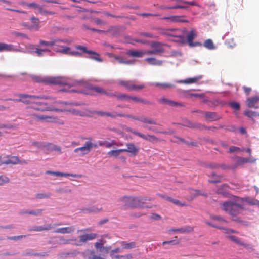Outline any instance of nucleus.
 <instances>
[{"label": "nucleus", "instance_id": "nucleus-1", "mask_svg": "<svg viewBox=\"0 0 259 259\" xmlns=\"http://www.w3.org/2000/svg\"><path fill=\"white\" fill-rule=\"evenodd\" d=\"M32 79L35 82L51 85H68L69 86H76L80 84V82L77 81L71 83L68 78L63 76H41L33 75L32 76Z\"/></svg>", "mask_w": 259, "mask_h": 259}, {"label": "nucleus", "instance_id": "nucleus-2", "mask_svg": "<svg viewBox=\"0 0 259 259\" xmlns=\"http://www.w3.org/2000/svg\"><path fill=\"white\" fill-rule=\"evenodd\" d=\"M222 209L229 213L233 220L239 221V218H235L237 215L241 213L243 210L242 205L240 203V199L237 198L235 200L225 202L222 204Z\"/></svg>", "mask_w": 259, "mask_h": 259}, {"label": "nucleus", "instance_id": "nucleus-3", "mask_svg": "<svg viewBox=\"0 0 259 259\" xmlns=\"http://www.w3.org/2000/svg\"><path fill=\"white\" fill-rule=\"evenodd\" d=\"M92 113H96L98 115H100L101 116H107V117H110L112 118H115L117 117H128V118H131L134 120H136L138 121H139L145 124H151V125H156L157 122L156 121L152 118H149L145 116H143L140 118L136 117V116H132L129 115H126L122 113H118L116 112H113L112 113L108 112H103V111H93Z\"/></svg>", "mask_w": 259, "mask_h": 259}, {"label": "nucleus", "instance_id": "nucleus-4", "mask_svg": "<svg viewBox=\"0 0 259 259\" xmlns=\"http://www.w3.org/2000/svg\"><path fill=\"white\" fill-rule=\"evenodd\" d=\"M141 197H134L130 196H124L120 198L119 201L124 206H128L132 208H151L152 206H144L141 204Z\"/></svg>", "mask_w": 259, "mask_h": 259}, {"label": "nucleus", "instance_id": "nucleus-5", "mask_svg": "<svg viewBox=\"0 0 259 259\" xmlns=\"http://www.w3.org/2000/svg\"><path fill=\"white\" fill-rule=\"evenodd\" d=\"M88 231L89 229L88 228L77 230V233L81 232L83 233V234L79 236L78 239L76 238V240H75V242L73 244L77 246H81L85 244L87 242L93 240L98 237V235L97 233H84Z\"/></svg>", "mask_w": 259, "mask_h": 259}, {"label": "nucleus", "instance_id": "nucleus-6", "mask_svg": "<svg viewBox=\"0 0 259 259\" xmlns=\"http://www.w3.org/2000/svg\"><path fill=\"white\" fill-rule=\"evenodd\" d=\"M167 34L169 36L178 37V39L177 40V41L182 44H185L186 43V42H187L190 47H195L197 46L200 45V44L199 42H193V40L197 36V33L194 29H192L190 32L187 33V39H186L183 36H177L171 33H168Z\"/></svg>", "mask_w": 259, "mask_h": 259}, {"label": "nucleus", "instance_id": "nucleus-7", "mask_svg": "<svg viewBox=\"0 0 259 259\" xmlns=\"http://www.w3.org/2000/svg\"><path fill=\"white\" fill-rule=\"evenodd\" d=\"M18 96L20 98L19 99H15L9 98L5 99V101H14L16 102H21L25 104H32L34 105L35 103L34 99H47L49 98L45 96H35L31 95L28 94H21L18 95Z\"/></svg>", "mask_w": 259, "mask_h": 259}, {"label": "nucleus", "instance_id": "nucleus-8", "mask_svg": "<svg viewBox=\"0 0 259 259\" xmlns=\"http://www.w3.org/2000/svg\"><path fill=\"white\" fill-rule=\"evenodd\" d=\"M89 140L86 141L83 146L74 149V152L78 154L79 156H83L90 153L93 147H96V145L92 142V139L89 138Z\"/></svg>", "mask_w": 259, "mask_h": 259}, {"label": "nucleus", "instance_id": "nucleus-9", "mask_svg": "<svg viewBox=\"0 0 259 259\" xmlns=\"http://www.w3.org/2000/svg\"><path fill=\"white\" fill-rule=\"evenodd\" d=\"M134 80H119V84L124 87L129 91H139L145 88V86L144 84L139 85L135 84Z\"/></svg>", "mask_w": 259, "mask_h": 259}, {"label": "nucleus", "instance_id": "nucleus-10", "mask_svg": "<svg viewBox=\"0 0 259 259\" xmlns=\"http://www.w3.org/2000/svg\"><path fill=\"white\" fill-rule=\"evenodd\" d=\"M76 49L81 50L83 52L88 54L90 56L88 58L95 60L96 61L102 62L103 59L100 57L99 54L91 50H88L87 48L82 46H76Z\"/></svg>", "mask_w": 259, "mask_h": 259}, {"label": "nucleus", "instance_id": "nucleus-11", "mask_svg": "<svg viewBox=\"0 0 259 259\" xmlns=\"http://www.w3.org/2000/svg\"><path fill=\"white\" fill-rule=\"evenodd\" d=\"M185 15H171L167 17H163L161 20H166L170 23H189V21L186 19Z\"/></svg>", "mask_w": 259, "mask_h": 259}, {"label": "nucleus", "instance_id": "nucleus-12", "mask_svg": "<svg viewBox=\"0 0 259 259\" xmlns=\"http://www.w3.org/2000/svg\"><path fill=\"white\" fill-rule=\"evenodd\" d=\"M129 131L135 135H136L143 139L144 140L149 141L150 142H157L161 141L159 138H157L154 135L149 134L146 135L132 129L130 130Z\"/></svg>", "mask_w": 259, "mask_h": 259}, {"label": "nucleus", "instance_id": "nucleus-13", "mask_svg": "<svg viewBox=\"0 0 259 259\" xmlns=\"http://www.w3.org/2000/svg\"><path fill=\"white\" fill-rule=\"evenodd\" d=\"M159 103L167 105L170 107H182L183 104L181 102H176L165 97H162L158 100Z\"/></svg>", "mask_w": 259, "mask_h": 259}, {"label": "nucleus", "instance_id": "nucleus-14", "mask_svg": "<svg viewBox=\"0 0 259 259\" xmlns=\"http://www.w3.org/2000/svg\"><path fill=\"white\" fill-rule=\"evenodd\" d=\"M203 115L205 120L209 122L215 121L221 118L220 115L215 112L205 111V112H203Z\"/></svg>", "mask_w": 259, "mask_h": 259}, {"label": "nucleus", "instance_id": "nucleus-15", "mask_svg": "<svg viewBox=\"0 0 259 259\" xmlns=\"http://www.w3.org/2000/svg\"><path fill=\"white\" fill-rule=\"evenodd\" d=\"M54 50L57 52L63 54H69L71 55L81 56V54L78 51L70 52V48L68 47L61 46L59 48H54Z\"/></svg>", "mask_w": 259, "mask_h": 259}, {"label": "nucleus", "instance_id": "nucleus-16", "mask_svg": "<svg viewBox=\"0 0 259 259\" xmlns=\"http://www.w3.org/2000/svg\"><path fill=\"white\" fill-rule=\"evenodd\" d=\"M82 255L84 259H104L100 255H97L94 250H86L82 252Z\"/></svg>", "mask_w": 259, "mask_h": 259}, {"label": "nucleus", "instance_id": "nucleus-17", "mask_svg": "<svg viewBox=\"0 0 259 259\" xmlns=\"http://www.w3.org/2000/svg\"><path fill=\"white\" fill-rule=\"evenodd\" d=\"M247 106L250 108H259V95L247 99Z\"/></svg>", "mask_w": 259, "mask_h": 259}, {"label": "nucleus", "instance_id": "nucleus-18", "mask_svg": "<svg viewBox=\"0 0 259 259\" xmlns=\"http://www.w3.org/2000/svg\"><path fill=\"white\" fill-rule=\"evenodd\" d=\"M187 126L190 128H198L201 130H209L214 131V130L217 129V127L215 126H206L200 123H192L190 122H188Z\"/></svg>", "mask_w": 259, "mask_h": 259}, {"label": "nucleus", "instance_id": "nucleus-19", "mask_svg": "<svg viewBox=\"0 0 259 259\" xmlns=\"http://www.w3.org/2000/svg\"><path fill=\"white\" fill-rule=\"evenodd\" d=\"M47 104L45 102H35L31 108L37 111H49L50 109L49 107H47Z\"/></svg>", "mask_w": 259, "mask_h": 259}, {"label": "nucleus", "instance_id": "nucleus-20", "mask_svg": "<svg viewBox=\"0 0 259 259\" xmlns=\"http://www.w3.org/2000/svg\"><path fill=\"white\" fill-rule=\"evenodd\" d=\"M19 51V50L15 47V46L12 44H8L4 42H0V52H18Z\"/></svg>", "mask_w": 259, "mask_h": 259}, {"label": "nucleus", "instance_id": "nucleus-21", "mask_svg": "<svg viewBox=\"0 0 259 259\" xmlns=\"http://www.w3.org/2000/svg\"><path fill=\"white\" fill-rule=\"evenodd\" d=\"M127 149H123V152H128L135 156L139 152V148H137L134 143H127L126 144Z\"/></svg>", "mask_w": 259, "mask_h": 259}, {"label": "nucleus", "instance_id": "nucleus-22", "mask_svg": "<svg viewBox=\"0 0 259 259\" xmlns=\"http://www.w3.org/2000/svg\"><path fill=\"white\" fill-rule=\"evenodd\" d=\"M75 231V228L73 226L60 228L54 230V232L56 233H60V234H71L74 232Z\"/></svg>", "mask_w": 259, "mask_h": 259}, {"label": "nucleus", "instance_id": "nucleus-23", "mask_svg": "<svg viewBox=\"0 0 259 259\" xmlns=\"http://www.w3.org/2000/svg\"><path fill=\"white\" fill-rule=\"evenodd\" d=\"M19 163H22H22H24V164L27 163V162L25 160H24L23 161H21L19 160V159L18 158V157L17 156H12V157H9V158H8L7 159H6L2 162L3 164H16Z\"/></svg>", "mask_w": 259, "mask_h": 259}, {"label": "nucleus", "instance_id": "nucleus-24", "mask_svg": "<svg viewBox=\"0 0 259 259\" xmlns=\"http://www.w3.org/2000/svg\"><path fill=\"white\" fill-rule=\"evenodd\" d=\"M30 21L32 24L28 26L29 29L36 31L38 30L40 28V21L39 19L34 16H32L30 18Z\"/></svg>", "mask_w": 259, "mask_h": 259}, {"label": "nucleus", "instance_id": "nucleus-25", "mask_svg": "<svg viewBox=\"0 0 259 259\" xmlns=\"http://www.w3.org/2000/svg\"><path fill=\"white\" fill-rule=\"evenodd\" d=\"M194 231V227L191 226H186L178 229H171L169 230L170 232H177L181 233H191Z\"/></svg>", "mask_w": 259, "mask_h": 259}, {"label": "nucleus", "instance_id": "nucleus-26", "mask_svg": "<svg viewBox=\"0 0 259 259\" xmlns=\"http://www.w3.org/2000/svg\"><path fill=\"white\" fill-rule=\"evenodd\" d=\"M58 42H67L68 41L67 40H60L59 39H52L51 41H49L40 40L39 43L41 46H55L56 45V44Z\"/></svg>", "mask_w": 259, "mask_h": 259}, {"label": "nucleus", "instance_id": "nucleus-27", "mask_svg": "<svg viewBox=\"0 0 259 259\" xmlns=\"http://www.w3.org/2000/svg\"><path fill=\"white\" fill-rule=\"evenodd\" d=\"M34 119L37 121L51 122L53 119L52 117L46 115H37L33 114L31 115Z\"/></svg>", "mask_w": 259, "mask_h": 259}, {"label": "nucleus", "instance_id": "nucleus-28", "mask_svg": "<svg viewBox=\"0 0 259 259\" xmlns=\"http://www.w3.org/2000/svg\"><path fill=\"white\" fill-rule=\"evenodd\" d=\"M150 46L155 50L157 54L163 53L165 51L163 47V44L158 41H152Z\"/></svg>", "mask_w": 259, "mask_h": 259}, {"label": "nucleus", "instance_id": "nucleus-29", "mask_svg": "<svg viewBox=\"0 0 259 259\" xmlns=\"http://www.w3.org/2000/svg\"><path fill=\"white\" fill-rule=\"evenodd\" d=\"M62 225V224L61 223H58L54 224L53 226H52L51 224H48L46 227H43L42 226H34L31 230L34 231L40 232L42 231L50 230L54 227L57 226H61Z\"/></svg>", "mask_w": 259, "mask_h": 259}, {"label": "nucleus", "instance_id": "nucleus-30", "mask_svg": "<svg viewBox=\"0 0 259 259\" xmlns=\"http://www.w3.org/2000/svg\"><path fill=\"white\" fill-rule=\"evenodd\" d=\"M145 61L149 65L161 66L162 65L163 61L157 60L154 57H148L145 59Z\"/></svg>", "mask_w": 259, "mask_h": 259}, {"label": "nucleus", "instance_id": "nucleus-31", "mask_svg": "<svg viewBox=\"0 0 259 259\" xmlns=\"http://www.w3.org/2000/svg\"><path fill=\"white\" fill-rule=\"evenodd\" d=\"M127 55L130 56L141 58L144 56V50H129L127 53Z\"/></svg>", "mask_w": 259, "mask_h": 259}, {"label": "nucleus", "instance_id": "nucleus-32", "mask_svg": "<svg viewBox=\"0 0 259 259\" xmlns=\"http://www.w3.org/2000/svg\"><path fill=\"white\" fill-rule=\"evenodd\" d=\"M227 238L237 244L240 245L245 247H247L248 246V244L242 241L239 238L234 235H228L227 236Z\"/></svg>", "mask_w": 259, "mask_h": 259}, {"label": "nucleus", "instance_id": "nucleus-33", "mask_svg": "<svg viewBox=\"0 0 259 259\" xmlns=\"http://www.w3.org/2000/svg\"><path fill=\"white\" fill-rule=\"evenodd\" d=\"M202 78V75L195 76L192 78H189L185 80H181L179 82L185 83V84H192L196 83L198 81L200 80Z\"/></svg>", "mask_w": 259, "mask_h": 259}, {"label": "nucleus", "instance_id": "nucleus-34", "mask_svg": "<svg viewBox=\"0 0 259 259\" xmlns=\"http://www.w3.org/2000/svg\"><path fill=\"white\" fill-rule=\"evenodd\" d=\"M231 5L234 10H241L243 8L242 0H232Z\"/></svg>", "mask_w": 259, "mask_h": 259}, {"label": "nucleus", "instance_id": "nucleus-35", "mask_svg": "<svg viewBox=\"0 0 259 259\" xmlns=\"http://www.w3.org/2000/svg\"><path fill=\"white\" fill-rule=\"evenodd\" d=\"M130 100L135 103H141L145 105H151V103L147 100L136 96H131Z\"/></svg>", "mask_w": 259, "mask_h": 259}, {"label": "nucleus", "instance_id": "nucleus-36", "mask_svg": "<svg viewBox=\"0 0 259 259\" xmlns=\"http://www.w3.org/2000/svg\"><path fill=\"white\" fill-rule=\"evenodd\" d=\"M114 58L120 64H124L126 65L134 64L135 62L133 60H125L122 57L119 56H114Z\"/></svg>", "mask_w": 259, "mask_h": 259}, {"label": "nucleus", "instance_id": "nucleus-37", "mask_svg": "<svg viewBox=\"0 0 259 259\" xmlns=\"http://www.w3.org/2000/svg\"><path fill=\"white\" fill-rule=\"evenodd\" d=\"M59 239V245H67L69 244L72 243L73 244V243L72 242L74 241L75 242V240H76V238L73 237L70 239H65L63 237H60Z\"/></svg>", "mask_w": 259, "mask_h": 259}, {"label": "nucleus", "instance_id": "nucleus-38", "mask_svg": "<svg viewBox=\"0 0 259 259\" xmlns=\"http://www.w3.org/2000/svg\"><path fill=\"white\" fill-rule=\"evenodd\" d=\"M88 89L91 91H95L98 94H104L105 90L103 88L97 85H90L88 86Z\"/></svg>", "mask_w": 259, "mask_h": 259}, {"label": "nucleus", "instance_id": "nucleus-39", "mask_svg": "<svg viewBox=\"0 0 259 259\" xmlns=\"http://www.w3.org/2000/svg\"><path fill=\"white\" fill-rule=\"evenodd\" d=\"M121 245L122 248L125 249H130L136 247V244L135 242L127 243L125 241H122L121 242Z\"/></svg>", "mask_w": 259, "mask_h": 259}, {"label": "nucleus", "instance_id": "nucleus-40", "mask_svg": "<svg viewBox=\"0 0 259 259\" xmlns=\"http://www.w3.org/2000/svg\"><path fill=\"white\" fill-rule=\"evenodd\" d=\"M152 84L155 87H159V88L162 89H166L171 88L174 87V84L169 83L155 82Z\"/></svg>", "mask_w": 259, "mask_h": 259}, {"label": "nucleus", "instance_id": "nucleus-41", "mask_svg": "<svg viewBox=\"0 0 259 259\" xmlns=\"http://www.w3.org/2000/svg\"><path fill=\"white\" fill-rule=\"evenodd\" d=\"M122 150L123 149L111 150L107 153V155L108 157L117 158L119 157L121 152H123Z\"/></svg>", "mask_w": 259, "mask_h": 259}, {"label": "nucleus", "instance_id": "nucleus-42", "mask_svg": "<svg viewBox=\"0 0 259 259\" xmlns=\"http://www.w3.org/2000/svg\"><path fill=\"white\" fill-rule=\"evenodd\" d=\"M255 160H251L250 159L247 158H243V157H238L237 158L236 164L235 166H238V165H242L244 163L254 162Z\"/></svg>", "mask_w": 259, "mask_h": 259}, {"label": "nucleus", "instance_id": "nucleus-43", "mask_svg": "<svg viewBox=\"0 0 259 259\" xmlns=\"http://www.w3.org/2000/svg\"><path fill=\"white\" fill-rule=\"evenodd\" d=\"M99 144L101 146H104L107 148H110L113 145H116V142L114 140H111L110 142L104 141L100 142Z\"/></svg>", "mask_w": 259, "mask_h": 259}, {"label": "nucleus", "instance_id": "nucleus-44", "mask_svg": "<svg viewBox=\"0 0 259 259\" xmlns=\"http://www.w3.org/2000/svg\"><path fill=\"white\" fill-rule=\"evenodd\" d=\"M166 200L176 205H178L180 206H184L186 205L185 202H180L179 200L176 199H174L170 197H166Z\"/></svg>", "mask_w": 259, "mask_h": 259}, {"label": "nucleus", "instance_id": "nucleus-45", "mask_svg": "<svg viewBox=\"0 0 259 259\" xmlns=\"http://www.w3.org/2000/svg\"><path fill=\"white\" fill-rule=\"evenodd\" d=\"M203 46L207 49L209 50H213L215 48V47L212 41V40L210 39H208L206 40Z\"/></svg>", "mask_w": 259, "mask_h": 259}, {"label": "nucleus", "instance_id": "nucleus-46", "mask_svg": "<svg viewBox=\"0 0 259 259\" xmlns=\"http://www.w3.org/2000/svg\"><path fill=\"white\" fill-rule=\"evenodd\" d=\"M102 209V208H98L96 206H93L90 207L85 208L83 209V211L85 212H98L100 211Z\"/></svg>", "mask_w": 259, "mask_h": 259}, {"label": "nucleus", "instance_id": "nucleus-47", "mask_svg": "<svg viewBox=\"0 0 259 259\" xmlns=\"http://www.w3.org/2000/svg\"><path fill=\"white\" fill-rule=\"evenodd\" d=\"M131 96H129L126 94L124 93H118L117 96V99L119 101H129L130 100Z\"/></svg>", "mask_w": 259, "mask_h": 259}, {"label": "nucleus", "instance_id": "nucleus-48", "mask_svg": "<svg viewBox=\"0 0 259 259\" xmlns=\"http://www.w3.org/2000/svg\"><path fill=\"white\" fill-rule=\"evenodd\" d=\"M42 209H37L36 210H31V211H25L24 212H22L21 214H29L33 215H40L41 214Z\"/></svg>", "mask_w": 259, "mask_h": 259}, {"label": "nucleus", "instance_id": "nucleus-49", "mask_svg": "<svg viewBox=\"0 0 259 259\" xmlns=\"http://www.w3.org/2000/svg\"><path fill=\"white\" fill-rule=\"evenodd\" d=\"M162 9H187L188 6L186 5H176L171 7L162 6L160 7Z\"/></svg>", "mask_w": 259, "mask_h": 259}, {"label": "nucleus", "instance_id": "nucleus-50", "mask_svg": "<svg viewBox=\"0 0 259 259\" xmlns=\"http://www.w3.org/2000/svg\"><path fill=\"white\" fill-rule=\"evenodd\" d=\"M244 114L249 118H253L254 117L259 116V113L251 110H246L244 112Z\"/></svg>", "mask_w": 259, "mask_h": 259}, {"label": "nucleus", "instance_id": "nucleus-51", "mask_svg": "<svg viewBox=\"0 0 259 259\" xmlns=\"http://www.w3.org/2000/svg\"><path fill=\"white\" fill-rule=\"evenodd\" d=\"M105 242V241H103L102 240H100L98 241V242H96L94 246L95 248L99 250V251H100V250L103 249L104 247V243Z\"/></svg>", "mask_w": 259, "mask_h": 259}, {"label": "nucleus", "instance_id": "nucleus-52", "mask_svg": "<svg viewBox=\"0 0 259 259\" xmlns=\"http://www.w3.org/2000/svg\"><path fill=\"white\" fill-rule=\"evenodd\" d=\"M49 149L51 151H57L60 153H61V148L59 146L56 145L54 144H49Z\"/></svg>", "mask_w": 259, "mask_h": 259}, {"label": "nucleus", "instance_id": "nucleus-53", "mask_svg": "<svg viewBox=\"0 0 259 259\" xmlns=\"http://www.w3.org/2000/svg\"><path fill=\"white\" fill-rule=\"evenodd\" d=\"M9 178L5 175L0 176V186H2L5 184L9 183Z\"/></svg>", "mask_w": 259, "mask_h": 259}, {"label": "nucleus", "instance_id": "nucleus-54", "mask_svg": "<svg viewBox=\"0 0 259 259\" xmlns=\"http://www.w3.org/2000/svg\"><path fill=\"white\" fill-rule=\"evenodd\" d=\"M211 219L218 221L219 223H226L227 221L222 217L218 215H211Z\"/></svg>", "mask_w": 259, "mask_h": 259}, {"label": "nucleus", "instance_id": "nucleus-55", "mask_svg": "<svg viewBox=\"0 0 259 259\" xmlns=\"http://www.w3.org/2000/svg\"><path fill=\"white\" fill-rule=\"evenodd\" d=\"M41 6L37 4L35 2H32L29 3L28 5H27V7L29 8H34L35 9H38V11L39 10L40 8H41Z\"/></svg>", "mask_w": 259, "mask_h": 259}, {"label": "nucleus", "instance_id": "nucleus-56", "mask_svg": "<svg viewBox=\"0 0 259 259\" xmlns=\"http://www.w3.org/2000/svg\"><path fill=\"white\" fill-rule=\"evenodd\" d=\"M38 12L40 14H42L53 15L55 14V12L53 11H49L47 10L44 9L42 6L40 8Z\"/></svg>", "mask_w": 259, "mask_h": 259}, {"label": "nucleus", "instance_id": "nucleus-57", "mask_svg": "<svg viewBox=\"0 0 259 259\" xmlns=\"http://www.w3.org/2000/svg\"><path fill=\"white\" fill-rule=\"evenodd\" d=\"M244 150V149H243L242 150H241L240 148L236 146H231L229 148V152L230 153H234L238 151H243Z\"/></svg>", "mask_w": 259, "mask_h": 259}, {"label": "nucleus", "instance_id": "nucleus-58", "mask_svg": "<svg viewBox=\"0 0 259 259\" xmlns=\"http://www.w3.org/2000/svg\"><path fill=\"white\" fill-rule=\"evenodd\" d=\"M71 176L74 178L80 177V176L77 174L64 173L60 172V177H68Z\"/></svg>", "mask_w": 259, "mask_h": 259}, {"label": "nucleus", "instance_id": "nucleus-59", "mask_svg": "<svg viewBox=\"0 0 259 259\" xmlns=\"http://www.w3.org/2000/svg\"><path fill=\"white\" fill-rule=\"evenodd\" d=\"M230 106L235 110H238L240 109V104L236 102H232L230 103Z\"/></svg>", "mask_w": 259, "mask_h": 259}, {"label": "nucleus", "instance_id": "nucleus-60", "mask_svg": "<svg viewBox=\"0 0 259 259\" xmlns=\"http://www.w3.org/2000/svg\"><path fill=\"white\" fill-rule=\"evenodd\" d=\"M105 95L109 97H116L117 98V96L118 95V93L116 92H109L105 90V93H104Z\"/></svg>", "mask_w": 259, "mask_h": 259}, {"label": "nucleus", "instance_id": "nucleus-61", "mask_svg": "<svg viewBox=\"0 0 259 259\" xmlns=\"http://www.w3.org/2000/svg\"><path fill=\"white\" fill-rule=\"evenodd\" d=\"M139 35H141V36H145L146 37H148V38H155V36L153 34H152L151 33H148V32H140V33H139Z\"/></svg>", "mask_w": 259, "mask_h": 259}, {"label": "nucleus", "instance_id": "nucleus-62", "mask_svg": "<svg viewBox=\"0 0 259 259\" xmlns=\"http://www.w3.org/2000/svg\"><path fill=\"white\" fill-rule=\"evenodd\" d=\"M221 230H223L224 231V233L225 234H230V233H237L236 231L235 230L231 229H228L226 228H223L222 227V229H220Z\"/></svg>", "mask_w": 259, "mask_h": 259}, {"label": "nucleus", "instance_id": "nucleus-63", "mask_svg": "<svg viewBox=\"0 0 259 259\" xmlns=\"http://www.w3.org/2000/svg\"><path fill=\"white\" fill-rule=\"evenodd\" d=\"M141 199H142L141 201V204L143 205H144V201H152L154 200L153 198L150 197H141Z\"/></svg>", "mask_w": 259, "mask_h": 259}, {"label": "nucleus", "instance_id": "nucleus-64", "mask_svg": "<svg viewBox=\"0 0 259 259\" xmlns=\"http://www.w3.org/2000/svg\"><path fill=\"white\" fill-rule=\"evenodd\" d=\"M82 254V252H80L77 250H74L72 252H69V257H76L77 255H78V254Z\"/></svg>", "mask_w": 259, "mask_h": 259}]
</instances>
